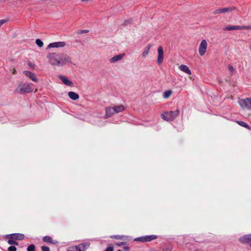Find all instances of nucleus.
<instances>
[{
    "mask_svg": "<svg viewBox=\"0 0 251 251\" xmlns=\"http://www.w3.org/2000/svg\"><path fill=\"white\" fill-rule=\"evenodd\" d=\"M27 251H35V247L34 245H29L27 248Z\"/></svg>",
    "mask_w": 251,
    "mask_h": 251,
    "instance_id": "nucleus-28",
    "label": "nucleus"
},
{
    "mask_svg": "<svg viewBox=\"0 0 251 251\" xmlns=\"http://www.w3.org/2000/svg\"><path fill=\"white\" fill-rule=\"evenodd\" d=\"M59 78L61 80L63 83L67 86H71L73 85V83L70 81L68 77L66 76L60 75Z\"/></svg>",
    "mask_w": 251,
    "mask_h": 251,
    "instance_id": "nucleus-13",
    "label": "nucleus"
},
{
    "mask_svg": "<svg viewBox=\"0 0 251 251\" xmlns=\"http://www.w3.org/2000/svg\"><path fill=\"white\" fill-rule=\"evenodd\" d=\"M35 43L39 47H42L43 46V42L39 39H37L35 41Z\"/></svg>",
    "mask_w": 251,
    "mask_h": 251,
    "instance_id": "nucleus-27",
    "label": "nucleus"
},
{
    "mask_svg": "<svg viewBox=\"0 0 251 251\" xmlns=\"http://www.w3.org/2000/svg\"><path fill=\"white\" fill-rule=\"evenodd\" d=\"M47 58L52 67L60 68L72 64V58L65 53L50 52L47 55Z\"/></svg>",
    "mask_w": 251,
    "mask_h": 251,
    "instance_id": "nucleus-1",
    "label": "nucleus"
},
{
    "mask_svg": "<svg viewBox=\"0 0 251 251\" xmlns=\"http://www.w3.org/2000/svg\"><path fill=\"white\" fill-rule=\"evenodd\" d=\"M144 237L145 242H150L157 238V236L155 235H147L144 236Z\"/></svg>",
    "mask_w": 251,
    "mask_h": 251,
    "instance_id": "nucleus-19",
    "label": "nucleus"
},
{
    "mask_svg": "<svg viewBox=\"0 0 251 251\" xmlns=\"http://www.w3.org/2000/svg\"><path fill=\"white\" fill-rule=\"evenodd\" d=\"M69 98L73 100H76L79 98V95L75 92H69L68 93Z\"/></svg>",
    "mask_w": 251,
    "mask_h": 251,
    "instance_id": "nucleus-18",
    "label": "nucleus"
},
{
    "mask_svg": "<svg viewBox=\"0 0 251 251\" xmlns=\"http://www.w3.org/2000/svg\"><path fill=\"white\" fill-rule=\"evenodd\" d=\"M89 245L90 243L89 242H85L77 246H72L71 248L73 251H85Z\"/></svg>",
    "mask_w": 251,
    "mask_h": 251,
    "instance_id": "nucleus-4",
    "label": "nucleus"
},
{
    "mask_svg": "<svg viewBox=\"0 0 251 251\" xmlns=\"http://www.w3.org/2000/svg\"><path fill=\"white\" fill-rule=\"evenodd\" d=\"M16 70H15V69H13L12 73H13V74H16Z\"/></svg>",
    "mask_w": 251,
    "mask_h": 251,
    "instance_id": "nucleus-41",
    "label": "nucleus"
},
{
    "mask_svg": "<svg viewBox=\"0 0 251 251\" xmlns=\"http://www.w3.org/2000/svg\"><path fill=\"white\" fill-rule=\"evenodd\" d=\"M115 113V111L114 110V109L113 107H106L105 108V117L108 118L110 116H111L112 115L114 114Z\"/></svg>",
    "mask_w": 251,
    "mask_h": 251,
    "instance_id": "nucleus-15",
    "label": "nucleus"
},
{
    "mask_svg": "<svg viewBox=\"0 0 251 251\" xmlns=\"http://www.w3.org/2000/svg\"><path fill=\"white\" fill-rule=\"evenodd\" d=\"M18 88L19 89V91L20 92L23 93H29L32 92L33 90V88H32V84L31 83H21L19 85Z\"/></svg>",
    "mask_w": 251,
    "mask_h": 251,
    "instance_id": "nucleus-3",
    "label": "nucleus"
},
{
    "mask_svg": "<svg viewBox=\"0 0 251 251\" xmlns=\"http://www.w3.org/2000/svg\"><path fill=\"white\" fill-rule=\"evenodd\" d=\"M237 123L238 124V125H239L240 126H241L243 127H246L248 129L249 128V126H248V125L246 123H245L244 122L238 121Z\"/></svg>",
    "mask_w": 251,
    "mask_h": 251,
    "instance_id": "nucleus-25",
    "label": "nucleus"
},
{
    "mask_svg": "<svg viewBox=\"0 0 251 251\" xmlns=\"http://www.w3.org/2000/svg\"><path fill=\"white\" fill-rule=\"evenodd\" d=\"M179 113V110L178 109H176L175 111L165 112L161 114V117L166 121H172L178 116Z\"/></svg>",
    "mask_w": 251,
    "mask_h": 251,
    "instance_id": "nucleus-2",
    "label": "nucleus"
},
{
    "mask_svg": "<svg viewBox=\"0 0 251 251\" xmlns=\"http://www.w3.org/2000/svg\"><path fill=\"white\" fill-rule=\"evenodd\" d=\"M41 249L42 251H50L49 248L46 246H42Z\"/></svg>",
    "mask_w": 251,
    "mask_h": 251,
    "instance_id": "nucleus-33",
    "label": "nucleus"
},
{
    "mask_svg": "<svg viewBox=\"0 0 251 251\" xmlns=\"http://www.w3.org/2000/svg\"><path fill=\"white\" fill-rule=\"evenodd\" d=\"M113 108L115 111V113L122 112L124 111L125 109V106L122 105L114 106L113 107Z\"/></svg>",
    "mask_w": 251,
    "mask_h": 251,
    "instance_id": "nucleus-20",
    "label": "nucleus"
},
{
    "mask_svg": "<svg viewBox=\"0 0 251 251\" xmlns=\"http://www.w3.org/2000/svg\"><path fill=\"white\" fill-rule=\"evenodd\" d=\"M122 237H123V239L122 240H130L132 239V238L131 237L128 236L122 235Z\"/></svg>",
    "mask_w": 251,
    "mask_h": 251,
    "instance_id": "nucleus-32",
    "label": "nucleus"
},
{
    "mask_svg": "<svg viewBox=\"0 0 251 251\" xmlns=\"http://www.w3.org/2000/svg\"><path fill=\"white\" fill-rule=\"evenodd\" d=\"M238 103L242 107H245L248 109H251V98H250L240 99L239 100Z\"/></svg>",
    "mask_w": 251,
    "mask_h": 251,
    "instance_id": "nucleus-5",
    "label": "nucleus"
},
{
    "mask_svg": "<svg viewBox=\"0 0 251 251\" xmlns=\"http://www.w3.org/2000/svg\"><path fill=\"white\" fill-rule=\"evenodd\" d=\"M43 241L44 242H47V243H52V244H54L55 243L54 242H53V240H52L51 237H50V236H45L43 238Z\"/></svg>",
    "mask_w": 251,
    "mask_h": 251,
    "instance_id": "nucleus-22",
    "label": "nucleus"
},
{
    "mask_svg": "<svg viewBox=\"0 0 251 251\" xmlns=\"http://www.w3.org/2000/svg\"><path fill=\"white\" fill-rule=\"evenodd\" d=\"M7 238H11L17 240H22L24 239L25 235L21 233H13L7 235Z\"/></svg>",
    "mask_w": 251,
    "mask_h": 251,
    "instance_id": "nucleus-11",
    "label": "nucleus"
},
{
    "mask_svg": "<svg viewBox=\"0 0 251 251\" xmlns=\"http://www.w3.org/2000/svg\"><path fill=\"white\" fill-rule=\"evenodd\" d=\"M23 74L25 76L30 79L32 81L35 82H37L38 81V79L37 77V76L32 72L28 71H25L23 72Z\"/></svg>",
    "mask_w": 251,
    "mask_h": 251,
    "instance_id": "nucleus-7",
    "label": "nucleus"
},
{
    "mask_svg": "<svg viewBox=\"0 0 251 251\" xmlns=\"http://www.w3.org/2000/svg\"><path fill=\"white\" fill-rule=\"evenodd\" d=\"M150 48L151 45H149L144 49V50L142 52L143 57H145L149 54Z\"/></svg>",
    "mask_w": 251,
    "mask_h": 251,
    "instance_id": "nucleus-21",
    "label": "nucleus"
},
{
    "mask_svg": "<svg viewBox=\"0 0 251 251\" xmlns=\"http://www.w3.org/2000/svg\"><path fill=\"white\" fill-rule=\"evenodd\" d=\"M16 250H17L15 246H10L8 248V251H16Z\"/></svg>",
    "mask_w": 251,
    "mask_h": 251,
    "instance_id": "nucleus-31",
    "label": "nucleus"
},
{
    "mask_svg": "<svg viewBox=\"0 0 251 251\" xmlns=\"http://www.w3.org/2000/svg\"><path fill=\"white\" fill-rule=\"evenodd\" d=\"M224 30H242L241 26L239 25H230L227 26L225 28Z\"/></svg>",
    "mask_w": 251,
    "mask_h": 251,
    "instance_id": "nucleus-17",
    "label": "nucleus"
},
{
    "mask_svg": "<svg viewBox=\"0 0 251 251\" xmlns=\"http://www.w3.org/2000/svg\"><path fill=\"white\" fill-rule=\"evenodd\" d=\"M10 239L8 240V241H7L9 245H18V242H17L16 241H15L14 239H11V238H9Z\"/></svg>",
    "mask_w": 251,
    "mask_h": 251,
    "instance_id": "nucleus-24",
    "label": "nucleus"
},
{
    "mask_svg": "<svg viewBox=\"0 0 251 251\" xmlns=\"http://www.w3.org/2000/svg\"><path fill=\"white\" fill-rule=\"evenodd\" d=\"M239 241L244 244L251 243V234L244 235L239 238Z\"/></svg>",
    "mask_w": 251,
    "mask_h": 251,
    "instance_id": "nucleus-12",
    "label": "nucleus"
},
{
    "mask_svg": "<svg viewBox=\"0 0 251 251\" xmlns=\"http://www.w3.org/2000/svg\"><path fill=\"white\" fill-rule=\"evenodd\" d=\"M207 43L205 40H202L199 46V52L201 56H203L206 51Z\"/></svg>",
    "mask_w": 251,
    "mask_h": 251,
    "instance_id": "nucleus-6",
    "label": "nucleus"
},
{
    "mask_svg": "<svg viewBox=\"0 0 251 251\" xmlns=\"http://www.w3.org/2000/svg\"><path fill=\"white\" fill-rule=\"evenodd\" d=\"M66 46V43L65 42H56L50 43L48 46V48H63Z\"/></svg>",
    "mask_w": 251,
    "mask_h": 251,
    "instance_id": "nucleus-9",
    "label": "nucleus"
},
{
    "mask_svg": "<svg viewBox=\"0 0 251 251\" xmlns=\"http://www.w3.org/2000/svg\"><path fill=\"white\" fill-rule=\"evenodd\" d=\"M88 32V30H80L78 31V34H82V33H87Z\"/></svg>",
    "mask_w": 251,
    "mask_h": 251,
    "instance_id": "nucleus-37",
    "label": "nucleus"
},
{
    "mask_svg": "<svg viewBox=\"0 0 251 251\" xmlns=\"http://www.w3.org/2000/svg\"><path fill=\"white\" fill-rule=\"evenodd\" d=\"M158 52V58H157V63L160 64L162 63L164 57V52L163 48L161 46L158 47L157 49Z\"/></svg>",
    "mask_w": 251,
    "mask_h": 251,
    "instance_id": "nucleus-10",
    "label": "nucleus"
},
{
    "mask_svg": "<svg viewBox=\"0 0 251 251\" xmlns=\"http://www.w3.org/2000/svg\"><path fill=\"white\" fill-rule=\"evenodd\" d=\"M7 21L6 20H0V27L4 23H5L6 22H7Z\"/></svg>",
    "mask_w": 251,
    "mask_h": 251,
    "instance_id": "nucleus-38",
    "label": "nucleus"
},
{
    "mask_svg": "<svg viewBox=\"0 0 251 251\" xmlns=\"http://www.w3.org/2000/svg\"><path fill=\"white\" fill-rule=\"evenodd\" d=\"M242 29H251V25L241 26Z\"/></svg>",
    "mask_w": 251,
    "mask_h": 251,
    "instance_id": "nucleus-34",
    "label": "nucleus"
},
{
    "mask_svg": "<svg viewBox=\"0 0 251 251\" xmlns=\"http://www.w3.org/2000/svg\"><path fill=\"white\" fill-rule=\"evenodd\" d=\"M179 69L182 72L188 75L191 74V72L189 67L185 65H181L179 66Z\"/></svg>",
    "mask_w": 251,
    "mask_h": 251,
    "instance_id": "nucleus-16",
    "label": "nucleus"
},
{
    "mask_svg": "<svg viewBox=\"0 0 251 251\" xmlns=\"http://www.w3.org/2000/svg\"><path fill=\"white\" fill-rule=\"evenodd\" d=\"M124 250L125 251H128L129 250V247H125L124 248Z\"/></svg>",
    "mask_w": 251,
    "mask_h": 251,
    "instance_id": "nucleus-40",
    "label": "nucleus"
},
{
    "mask_svg": "<svg viewBox=\"0 0 251 251\" xmlns=\"http://www.w3.org/2000/svg\"><path fill=\"white\" fill-rule=\"evenodd\" d=\"M124 55V53L115 55L109 59V62L111 63H115V62L121 60Z\"/></svg>",
    "mask_w": 251,
    "mask_h": 251,
    "instance_id": "nucleus-14",
    "label": "nucleus"
},
{
    "mask_svg": "<svg viewBox=\"0 0 251 251\" xmlns=\"http://www.w3.org/2000/svg\"><path fill=\"white\" fill-rule=\"evenodd\" d=\"M110 237L111 238H115L116 239H123V237H122V236H120V235H113V236H111Z\"/></svg>",
    "mask_w": 251,
    "mask_h": 251,
    "instance_id": "nucleus-30",
    "label": "nucleus"
},
{
    "mask_svg": "<svg viewBox=\"0 0 251 251\" xmlns=\"http://www.w3.org/2000/svg\"><path fill=\"white\" fill-rule=\"evenodd\" d=\"M172 94V91L170 90L165 91L163 93V97L164 99H168Z\"/></svg>",
    "mask_w": 251,
    "mask_h": 251,
    "instance_id": "nucleus-23",
    "label": "nucleus"
},
{
    "mask_svg": "<svg viewBox=\"0 0 251 251\" xmlns=\"http://www.w3.org/2000/svg\"><path fill=\"white\" fill-rule=\"evenodd\" d=\"M134 241H139L140 242H145V237L142 236L138 238H136L134 239Z\"/></svg>",
    "mask_w": 251,
    "mask_h": 251,
    "instance_id": "nucleus-26",
    "label": "nucleus"
},
{
    "mask_svg": "<svg viewBox=\"0 0 251 251\" xmlns=\"http://www.w3.org/2000/svg\"><path fill=\"white\" fill-rule=\"evenodd\" d=\"M116 244L118 246L120 247V246H124V245H126V242H121L117 243Z\"/></svg>",
    "mask_w": 251,
    "mask_h": 251,
    "instance_id": "nucleus-35",
    "label": "nucleus"
},
{
    "mask_svg": "<svg viewBox=\"0 0 251 251\" xmlns=\"http://www.w3.org/2000/svg\"><path fill=\"white\" fill-rule=\"evenodd\" d=\"M114 248L112 246L108 247L105 250V251H113Z\"/></svg>",
    "mask_w": 251,
    "mask_h": 251,
    "instance_id": "nucleus-36",
    "label": "nucleus"
},
{
    "mask_svg": "<svg viewBox=\"0 0 251 251\" xmlns=\"http://www.w3.org/2000/svg\"><path fill=\"white\" fill-rule=\"evenodd\" d=\"M235 9V7H225L223 8H220L215 10L213 12L214 14H217L221 13H226L232 11Z\"/></svg>",
    "mask_w": 251,
    "mask_h": 251,
    "instance_id": "nucleus-8",
    "label": "nucleus"
},
{
    "mask_svg": "<svg viewBox=\"0 0 251 251\" xmlns=\"http://www.w3.org/2000/svg\"><path fill=\"white\" fill-rule=\"evenodd\" d=\"M228 68L229 70V71L232 73V74H234L235 72V69L231 66V65H228Z\"/></svg>",
    "mask_w": 251,
    "mask_h": 251,
    "instance_id": "nucleus-29",
    "label": "nucleus"
},
{
    "mask_svg": "<svg viewBox=\"0 0 251 251\" xmlns=\"http://www.w3.org/2000/svg\"><path fill=\"white\" fill-rule=\"evenodd\" d=\"M28 65L29 66H30L31 68H34V65L32 64L31 63H28Z\"/></svg>",
    "mask_w": 251,
    "mask_h": 251,
    "instance_id": "nucleus-39",
    "label": "nucleus"
}]
</instances>
